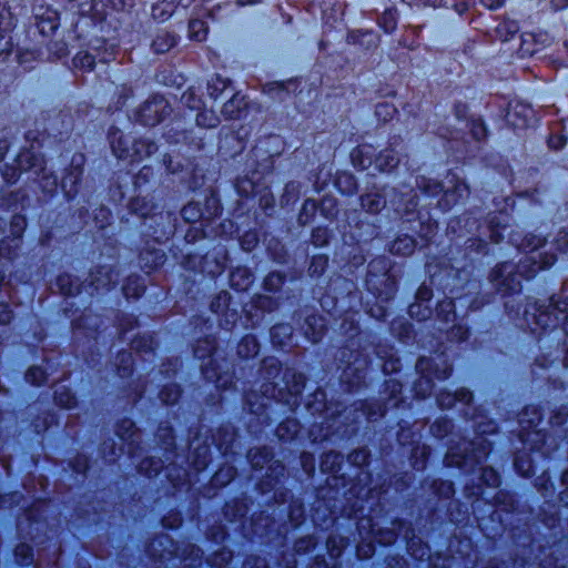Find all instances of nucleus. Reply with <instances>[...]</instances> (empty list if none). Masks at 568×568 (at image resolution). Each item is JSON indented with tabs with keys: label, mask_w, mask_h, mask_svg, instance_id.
I'll list each match as a JSON object with an SVG mask.
<instances>
[{
	"label": "nucleus",
	"mask_w": 568,
	"mask_h": 568,
	"mask_svg": "<svg viewBox=\"0 0 568 568\" xmlns=\"http://www.w3.org/2000/svg\"><path fill=\"white\" fill-rule=\"evenodd\" d=\"M415 184L416 189H394L388 195V201L379 193L361 195V206L371 214H377L384 209L393 210L394 220L403 225L408 224L403 226V230L410 231L419 237H428L437 229L432 210L447 212L469 196V186L454 172H448L445 183L417 175Z\"/></svg>",
	"instance_id": "1"
},
{
	"label": "nucleus",
	"mask_w": 568,
	"mask_h": 568,
	"mask_svg": "<svg viewBox=\"0 0 568 568\" xmlns=\"http://www.w3.org/2000/svg\"><path fill=\"white\" fill-rule=\"evenodd\" d=\"M51 138L48 128L43 131L29 130L26 133V140L30 142V148L22 149L14 159L13 164H4L0 171L3 180L8 185L14 184L20 179L23 172L32 173L34 180L43 193L53 195L57 193L59 181L54 174H47L44 155L41 149L44 146L47 140Z\"/></svg>",
	"instance_id": "2"
},
{
	"label": "nucleus",
	"mask_w": 568,
	"mask_h": 568,
	"mask_svg": "<svg viewBox=\"0 0 568 568\" xmlns=\"http://www.w3.org/2000/svg\"><path fill=\"white\" fill-rule=\"evenodd\" d=\"M556 261L551 251H527L515 266L510 263L498 265L491 273L496 288L504 294L517 293L521 288V277L530 278L540 270L554 265Z\"/></svg>",
	"instance_id": "3"
},
{
	"label": "nucleus",
	"mask_w": 568,
	"mask_h": 568,
	"mask_svg": "<svg viewBox=\"0 0 568 568\" xmlns=\"http://www.w3.org/2000/svg\"><path fill=\"white\" fill-rule=\"evenodd\" d=\"M129 215L139 219L135 224L136 230L141 236L151 239L154 244H161L169 240L174 233V225L172 224V214L159 211V205L153 201V196H134L129 202Z\"/></svg>",
	"instance_id": "4"
},
{
	"label": "nucleus",
	"mask_w": 568,
	"mask_h": 568,
	"mask_svg": "<svg viewBox=\"0 0 568 568\" xmlns=\"http://www.w3.org/2000/svg\"><path fill=\"white\" fill-rule=\"evenodd\" d=\"M108 139L114 156L119 160H128L130 163H140L158 151L154 141L148 138L133 140L113 125L108 131Z\"/></svg>",
	"instance_id": "5"
},
{
	"label": "nucleus",
	"mask_w": 568,
	"mask_h": 568,
	"mask_svg": "<svg viewBox=\"0 0 568 568\" xmlns=\"http://www.w3.org/2000/svg\"><path fill=\"white\" fill-rule=\"evenodd\" d=\"M490 452V443L480 436L471 442H463L457 447L449 449L445 457L447 466H456L467 470L481 466Z\"/></svg>",
	"instance_id": "6"
},
{
	"label": "nucleus",
	"mask_w": 568,
	"mask_h": 568,
	"mask_svg": "<svg viewBox=\"0 0 568 568\" xmlns=\"http://www.w3.org/2000/svg\"><path fill=\"white\" fill-rule=\"evenodd\" d=\"M351 159L357 170L364 171L373 166L381 173L392 172L400 162L395 149L388 148L376 154L375 148L371 144L357 145L352 150Z\"/></svg>",
	"instance_id": "7"
},
{
	"label": "nucleus",
	"mask_w": 568,
	"mask_h": 568,
	"mask_svg": "<svg viewBox=\"0 0 568 568\" xmlns=\"http://www.w3.org/2000/svg\"><path fill=\"white\" fill-rule=\"evenodd\" d=\"M420 377L415 383V392L419 397H427L433 390V377L446 379L452 373V365L443 355L436 358L420 357L416 363Z\"/></svg>",
	"instance_id": "8"
},
{
	"label": "nucleus",
	"mask_w": 568,
	"mask_h": 568,
	"mask_svg": "<svg viewBox=\"0 0 568 568\" xmlns=\"http://www.w3.org/2000/svg\"><path fill=\"white\" fill-rule=\"evenodd\" d=\"M171 112V106L164 97L155 94L145 101L134 113L138 123L144 126H155Z\"/></svg>",
	"instance_id": "9"
},
{
	"label": "nucleus",
	"mask_w": 568,
	"mask_h": 568,
	"mask_svg": "<svg viewBox=\"0 0 568 568\" xmlns=\"http://www.w3.org/2000/svg\"><path fill=\"white\" fill-rule=\"evenodd\" d=\"M510 216L507 212L499 211L488 214L484 224L479 225V232L486 236L491 244H499L508 234Z\"/></svg>",
	"instance_id": "10"
},
{
	"label": "nucleus",
	"mask_w": 568,
	"mask_h": 568,
	"mask_svg": "<svg viewBox=\"0 0 568 568\" xmlns=\"http://www.w3.org/2000/svg\"><path fill=\"white\" fill-rule=\"evenodd\" d=\"M85 155L74 153L71 159L70 169L62 176L60 186L68 200H72L79 192V186L83 176Z\"/></svg>",
	"instance_id": "11"
},
{
	"label": "nucleus",
	"mask_w": 568,
	"mask_h": 568,
	"mask_svg": "<svg viewBox=\"0 0 568 568\" xmlns=\"http://www.w3.org/2000/svg\"><path fill=\"white\" fill-rule=\"evenodd\" d=\"M163 136L170 144L185 143L197 150L204 148L203 138H197L192 130H187L182 119H174L166 124Z\"/></svg>",
	"instance_id": "12"
},
{
	"label": "nucleus",
	"mask_w": 568,
	"mask_h": 568,
	"mask_svg": "<svg viewBox=\"0 0 568 568\" xmlns=\"http://www.w3.org/2000/svg\"><path fill=\"white\" fill-rule=\"evenodd\" d=\"M300 87L298 80H288L286 82L283 81H274L267 83L263 92L266 93L273 100H278L280 102H285L291 98L292 92H295Z\"/></svg>",
	"instance_id": "13"
},
{
	"label": "nucleus",
	"mask_w": 568,
	"mask_h": 568,
	"mask_svg": "<svg viewBox=\"0 0 568 568\" xmlns=\"http://www.w3.org/2000/svg\"><path fill=\"white\" fill-rule=\"evenodd\" d=\"M247 102L245 95H242L240 92H234L223 104L221 113L225 120H239L245 114Z\"/></svg>",
	"instance_id": "14"
},
{
	"label": "nucleus",
	"mask_w": 568,
	"mask_h": 568,
	"mask_svg": "<svg viewBox=\"0 0 568 568\" xmlns=\"http://www.w3.org/2000/svg\"><path fill=\"white\" fill-rule=\"evenodd\" d=\"M36 19L37 29L44 37L53 34L60 26L58 11L50 8H47L42 14H37Z\"/></svg>",
	"instance_id": "15"
},
{
	"label": "nucleus",
	"mask_w": 568,
	"mask_h": 568,
	"mask_svg": "<svg viewBox=\"0 0 568 568\" xmlns=\"http://www.w3.org/2000/svg\"><path fill=\"white\" fill-rule=\"evenodd\" d=\"M27 217L23 214H14L12 215L10 223H9V235L8 239L11 237L12 244H8L6 248H19L23 234L27 229ZM0 248H3L0 246Z\"/></svg>",
	"instance_id": "16"
},
{
	"label": "nucleus",
	"mask_w": 568,
	"mask_h": 568,
	"mask_svg": "<svg viewBox=\"0 0 568 568\" xmlns=\"http://www.w3.org/2000/svg\"><path fill=\"white\" fill-rule=\"evenodd\" d=\"M207 94L209 97L216 102L217 100L225 98L229 93H234L231 88V81L226 78L221 77L220 74L213 75L207 81Z\"/></svg>",
	"instance_id": "17"
},
{
	"label": "nucleus",
	"mask_w": 568,
	"mask_h": 568,
	"mask_svg": "<svg viewBox=\"0 0 568 568\" xmlns=\"http://www.w3.org/2000/svg\"><path fill=\"white\" fill-rule=\"evenodd\" d=\"M176 44L178 36L175 33L168 30H159L151 42V49L156 54H163Z\"/></svg>",
	"instance_id": "18"
},
{
	"label": "nucleus",
	"mask_w": 568,
	"mask_h": 568,
	"mask_svg": "<svg viewBox=\"0 0 568 568\" xmlns=\"http://www.w3.org/2000/svg\"><path fill=\"white\" fill-rule=\"evenodd\" d=\"M378 36L371 30H353L347 33V42L351 44H358L366 49L376 48L378 44Z\"/></svg>",
	"instance_id": "19"
},
{
	"label": "nucleus",
	"mask_w": 568,
	"mask_h": 568,
	"mask_svg": "<svg viewBox=\"0 0 568 568\" xmlns=\"http://www.w3.org/2000/svg\"><path fill=\"white\" fill-rule=\"evenodd\" d=\"M91 285L95 287L97 291L101 288H106L111 284H115L118 282V273L113 272L110 267L103 266L91 273Z\"/></svg>",
	"instance_id": "20"
},
{
	"label": "nucleus",
	"mask_w": 568,
	"mask_h": 568,
	"mask_svg": "<svg viewBox=\"0 0 568 568\" xmlns=\"http://www.w3.org/2000/svg\"><path fill=\"white\" fill-rule=\"evenodd\" d=\"M175 9V0H155L151 4V14L155 21L164 22L173 16Z\"/></svg>",
	"instance_id": "21"
},
{
	"label": "nucleus",
	"mask_w": 568,
	"mask_h": 568,
	"mask_svg": "<svg viewBox=\"0 0 568 568\" xmlns=\"http://www.w3.org/2000/svg\"><path fill=\"white\" fill-rule=\"evenodd\" d=\"M265 392L263 395L258 396L255 393L248 394L246 396V405L252 414H255L257 416H262L265 408L267 407V404L270 402V397L266 395L270 390L274 392L275 386L274 385H265Z\"/></svg>",
	"instance_id": "22"
},
{
	"label": "nucleus",
	"mask_w": 568,
	"mask_h": 568,
	"mask_svg": "<svg viewBox=\"0 0 568 568\" xmlns=\"http://www.w3.org/2000/svg\"><path fill=\"white\" fill-rule=\"evenodd\" d=\"M202 209L204 213V220L209 222L221 216L223 206L217 192L212 190L210 194L205 196Z\"/></svg>",
	"instance_id": "23"
},
{
	"label": "nucleus",
	"mask_w": 568,
	"mask_h": 568,
	"mask_svg": "<svg viewBox=\"0 0 568 568\" xmlns=\"http://www.w3.org/2000/svg\"><path fill=\"white\" fill-rule=\"evenodd\" d=\"M325 331V323L321 316L312 315L305 320L304 334L312 342L317 343Z\"/></svg>",
	"instance_id": "24"
},
{
	"label": "nucleus",
	"mask_w": 568,
	"mask_h": 568,
	"mask_svg": "<svg viewBox=\"0 0 568 568\" xmlns=\"http://www.w3.org/2000/svg\"><path fill=\"white\" fill-rule=\"evenodd\" d=\"M471 398V393L468 389L462 388L456 390L454 394L440 393L437 396V402L442 408H450L456 402L469 404Z\"/></svg>",
	"instance_id": "25"
},
{
	"label": "nucleus",
	"mask_w": 568,
	"mask_h": 568,
	"mask_svg": "<svg viewBox=\"0 0 568 568\" xmlns=\"http://www.w3.org/2000/svg\"><path fill=\"white\" fill-rule=\"evenodd\" d=\"M541 420V413L537 406H527L519 416L523 430L535 429Z\"/></svg>",
	"instance_id": "26"
},
{
	"label": "nucleus",
	"mask_w": 568,
	"mask_h": 568,
	"mask_svg": "<svg viewBox=\"0 0 568 568\" xmlns=\"http://www.w3.org/2000/svg\"><path fill=\"white\" fill-rule=\"evenodd\" d=\"M335 186L336 189L345 195H352L357 191V181L352 173L348 172H339L335 178Z\"/></svg>",
	"instance_id": "27"
},
{
	"label": "nucleus",
	"mask_w": 568,
	"mask_h": 568,
	"mask_svg": "<svg viewBox=\"0 0 568 568\" xmlns=\"http://www.w3.org/2000/svg\"><path fill=\"white\" fill-rule=\"evenodd\" d=\"M221 120L216 112L212 109H206L205 105L201 110H196L195 123L196 126L202 129H213L220 124Z\"/></svg>",
	"instance_id": "28"
},
{
	"label": "nucleus",
	"mask_w": 568,
	"mask_h": 568,
	"mask_svg": "<svg viewBox=\"0 0 568 568\" xmlns=\"http://www.w3.org/2000/svg\"><path fill=\"white\" fill-rule=\"evenodd\" d=\"M103 7L105 8L106 16L108 14H129L135 6L134 0H101Z\"/></svg>",
	"instance_id": "29"
},
{
	"label": "nucleus",
	"mask_w": 568,
	"mask_h": 568,
	"mask_svg": "<svg viewBox=\"0 0 568 568\" xmlns=\"http://www.w3.org/2000/svg\"><path fill=\"white\" fill-rule=\"evenodd\" d=\"M181 216L186 223H196L204 220L202 204L199 202H189L181 210Z\"/></svg>",
	"instance_id": "30"
},
{
	"label": "nucleus",
	"mask_w": 568,
	"mask_h": 568,
	"mask_svg": "<svg viewBox=\"0 0 568 568\" xmlns=\"http://www.w3.org/2000/svg\"><path fill=\"white\" fill-rule=\"evenodd\" d=\"M209 34V27L205 21L201 19H192L189 22V37L191 40L202 42L206 40Z\"/></svg>",
	"instance_id": "31"
},
{
	"label": "nucleus",
	"mask_w": 568,
	"mask_h": 568,
	"mask_svg": "<svg viewBox=\"0 0 568 568\" xmlns=\"http://www.w3.org/2000/svg\"><path fill=\"white\" fill-rule=\"evenodd\" d=\"M300 430V425L296 419H286L281 423L276 428V435L280 439H293Z\"/></svg>",
	"instance_id": "32"
},
{
	"label": "nucleus",
	"mask_w": 568,
	"mask_h": 568,
	"mask_svg": "<svg viewBox=\"0 0 568 568\" xmlns=\"http://www.w3.org/2000/svg\"><path fill=\"white\" fill-rule=\"evenodd\" d=\"M317 203L313 199H306L303 202L302 209L298 214V223L302 225H306L311 223L317 212Z\"/></svg>",
	"instance_id": "33"
},
{
	"label": "nucleus",
	"mask_w": 568,
	"mask_h": 568,
	"mask_svg": "<svg viewBox=\"0 0 568 568\" xmlns=\"http://www.w3.org/2000/svg\"><path fill=\"white\" fill-rule=\"evenodd\" d=\"M231 284L239 291H245L252 283L251 274L245 268H237L231 274Z\"/></svg>",
	"instance_id": "34"
},
{
	"label": "nucleus",
	"mask_w": 568,
	"mask_h": 568,
	"mask_svg": "<svg viewBox=\"0 0 568 568\" xmlns=\"http://www.w3.org/2000/svg\"><path fill=\"white\" fill-rule=\"evenodd\" d=\"M182 103L191 111L201 110L204 101L197 95L195 88H189L181 98Z\"/></svg>",
	"instance_id": "35"
},
{
	"label": "nucleus",
	"mask_w": 568,
	"mask_h": 568,
	"mask_svg": "<svg viewBox=\"0 0 568 568\" xmlns=\"http://www.w3.org/2000/svg\"><path fill=\"white\" fill-rule=\"evenodd\" d=\"M237 353L241 357L255 356L258 353V344L254 336H245L237 347Z\"/></svg>",
	"instance_id": "36"
},
{
	"label": "nucleus",
	"mask_w": 568,
	"mask_h": 568,
	"mask_svg": "<svg viewBox=\"0 0 568 568\" xmlns=\"http://www.w3.org/2000/svg\"><path fill=\"white\" fill-rule=\"evenodd\" d=\"M331 231L326 226H317L312 231V243L316 248H324L329 245Z\"/></svg>",
	"instance_id": "37"
},
{
	"label": "nucleus",
	"mask_w": 568,
	"mask_h": 568,
	"mask_svg": "<svg viewBox=\"0 0 568 568\" xmlns=\"http://www.w3.org/2000/svg\"><path fill=\"white\" fill-rule=\"evenodd\" d=\"M73 65L75 69L90 72L95 67V57L89 52H79L73 58Z\"/></svg>",
	"instance_id": "38"
},
{
	"label": "nucleus",
	"mask_w": 568,
	"mask_h": 568,
	"mask_svg": "<svg viewBox=\"0 0 568 568\" xmlns=\"http://www.w3.org/2000/svg\"><path fill=\"white\" fill-rule=\"evenodd\" d=\"M154 179V171L152 166L144 165L139 173L134 176L133 185L136 191L142 192V189Z\"/></svg>",
	"instance_id": "39"
},
{
	"label": "nucleus",
	"mask_w": 568,
	"mask_h": 568,
	"mask_svg": "<svg viewBox=\"0 0 568 568\" xmlns=\"http://www.w3.org/2000/svg\"><path fill=\"white\" fill-rule=\"evenodd\" d=\"M112 213L110 209L100 206L94 213V224L98 231L104 232V230L111 224Z\"/></svg>",
	"instance_id": "40"
},
{
	"label": "nucleus",
	"mask_w": 568,
	"mask_h": 568,
	"mask_svg": "<svg viewBox=\"0 0 568 568\" xmlns=\"http://www.w3.org/2000/svg\"><path fill=\"white\" fill-rule=\"evenodd\" d=\"M466 126L469 128L471 136L477 141L480 142L486 139L487 136V128L484 123V121L478 119H471L466 123Z\"/></svg>",
	"instance_id": "41"
},
{
	"label": "nucleus",
	"mask_w": 568,
	"mask_h": 568,
	"mask_svg": "<svg viewBox=\"0 0 568 568\" xmlns=\"http://www.w3.org/2000/svg\"><path fill=\"white\" fill-rule=\"evenodd\" d=\"M396 113L397 109L388 102L377 103L375 106V115L383 122L392 120Z\"/></svg>",
	"instance_id": "42"
},
{
	"label": "nucleus",
	"mask_w": 568,
	"mask_h": 568,
	"mask_svg": "<svg viewBox=\"0 0 568 568\" xmlns=\"http://www.w3.org/2000/svg\"><path fill=\"white\" fill-rule=\"evenodd\" d=\"M54 399L58 405L64 408H71L75 404V397L64 387H60L54 392Z\"/></svg>",
	"instance_id": "43"
},
{
	"label": "nucleus",
	"mask_w": 568,
	"mask_h": 568,
	"mask_svg": "<svg viewBox=\"0 0 568 568\" xmlns=\"http://www.w3.org/2000/svg\"><path fill=\"white\" fill-rule=\"evenodd\" d=\"M180 387L176 384H169L160 392V398L165 404H174L180 397Z\"/></svg>",
	"instance_id": "44"
},
{
	"label": "nucleus",
	"mask_w": 568,
	"mask_h": 568,
	"mask_svg": "<svg viewBox=\"0 0 568 568\" xmlns=\"http://www.w3.org/2000/svg\"><path fill=\"white\" fill-rule=\"evenodd\" d=\"M341 455L335 452L326 453L321 462V469L323 471H336V467L341 464Z\"/></svg>",
	"instance_id": "45"
},
{
	"label": "nucleus",
	"mask_w": 568,
	"mask_h": 568,
	"mask_svg": "<svg viewBox=\"0 0 568 568\" xmlns=\"http://www.w3.org/2000/svg\"><path fill=\"white\" fill-rule=\"evenodd\" d=\"M270 452L266 448L250 450L248 458L254 468H263L264 464L270 460Z\"/></svg>",
	"instance_id": "46"
},
{
	"label": "nucleus",
	"mask_w": 568,
	"mask_h": 568,
	"mask_svg": "<svg viewBox=\"0 0 568 568\" xmlns=\"http://www.w3.org/2000/svg\"><path fill=\"white\" fill-rule=\"evenodd\" d=\"M454 308L455 305L453 300H444L437 306L438 316H444V321L446 323L452 322L455 318Z\"/></svg>",
	"instance_id": "47"
},
{
	"label": "nucleus",
	"mask_w": 568,
	"mask_h": 568,
	"mask_svg": "<svg viewBox=\"0 0 568 568\" xmlns=\"http://www.w3.org/2000/svg\"><path fill=\"white\" fill-rule=\"evenodd\" d=\"M514 464L521 476L528 477L534 474L532 463L529 457L516 456Z\"/></svg>",
	"instance_id": "48"
},
{
	"label": "nucleus",
	"mask_w": 568,
	"mask_h": 568,
	"mask_svg": "<svg viewBox=\"0 0 568 568\" xmlns=\"http://www.w3.org/2000/svg\"><path fill=\"white\" fill-rule=\"evenodd\" d=\"M292 335V327L290 325L281 324L275 325L271 329L272 341L276 344L283 345L284 341L281 336L290 337Z\"/></svg>",
	"instance_id": "49"
},
{
	"label": "nucleus",
	"mask_w": 568,
	"mask_h": 568,
	"mask_svg": "<svg viewBox=\"0 0 568 568\" xmlns=\"http://www.w3.org/2000/svg\"><path fill=\"white\" fill-rule=\"evenodd\" d=\"M234 476L235 469L233 467H223L215 473L213 481L215 485H226L234 478Z\"/></svg>",
	"instance_id": "50"
},
{
	"label": "nucleus",
	"mask_w": 568,
	"mask_h": 568,
	"mask_svg": "<svg viewBox=\"0 0 568 568\" xmlns=\"http://www.w3.org/2000/svg\"><path fill=\"white\" fill-rule=\"evenodd\" d=\"M409 315L417 321H424L432 314V310L428 306H424L422 303H414L409 306Z\"/></svg>",
	"instance_id": "51"
},
{
	"label": "nucleus",
	"mask_w": 568,
	"mask_h": 568,
	"mask_svg": "<svg viewBox=\"0 0 568 568\" xmlns=\"http://www.w3.org/2000/svg\"><path fill=\"white\" fill-rule=\"evenodd\" d=\"M162 468V464L160 462H155L154 459H144L139 465V470L143 473L148 477H152L156 475Z\"/></svg>",
	"instance_id": "52"
},
{
	"label": "nucleus",
	"mask_w": 568,
	"mask_h": 568,
	"mask_svg": "<svg viewBox=\"0 0 568 568\" xmlns=\"http://www.w3.org/2000/svg\"><path fill=\"white\" fill-rule=\"evenodd\" d=\"M26 378L33 385H41L45 381L47 375L43 368L39 366H32L27 372Z\"/></svg>",
	"instance_id": "53"
},
{
	"label": "nucleus",
	"mask_w": 568,
	"mask_h": 568,
	"mask_svg": "<svg viewBox=\"0 0 568 568\" xmlns=\"http://www.w3.org/2000/svg\"><path fill=\"white\" fill-rule=\"evenodd\" d=\"M118 358L120 361V365L118 368L119 375L121 377L129 376L132 373V367H131L132 356H131V354L126 353V352H122L119 354Z\"/></svg>",
	"instance_id": "54"
},
{
	"label": "nucleus",
	"mask_w": 568,
	"mask_h": 568,
	"mask_svg": "<svg viewBox=\"0 0 568 568\" xmlns=\"http://www.w3.org/2000/svg\"><path fill=\"white\" fill-rule=\"evenodd\" d=\"M16 557L22 565H28L32 561V548L28 544H20L14 550Z\"/></svg>",
	"instance_id": "55"
},
{
	"label": "nucleus",
	"mask_w": 568,
	"mask_h": 568,
	"mask_svg": "<svg viewBox=\"0 0 568 568\" xmlns=\"http://www.w3.org/2000/svg\"><path fill=\"white\" fill-rule=\"evenodd\" d=\"M365 366H366V361L359 359L356 357L354 359V362L347 363V366L344 368V377L348 378L349 375L354 373L356 375V378L359 379L362 377L359 374L364 369Z\"/></svg>",
	"instance_id": "56"
},
{
	"label": "nucleus",
	"mask_w": 568,
	"mask_h": 568,
	"mask_svg": "<svg viewBox=\"0 0 568 568\" xmlns=\"http://www.w3.org/2000/svg\"><path fill=\"white\" fill-rule=\"evenodd\" d=\"M144 292V286L138 283V278L129 280L123 286V293L126 297H139Z\"/></svg>",
	"instance_id": "57"
},
{
	"label": "nucleus",
	"mask_w": 568,
	"mask_h": 568,
	"mask_svg": "<svg viewBox=\"0 0 568 568\" xmlns=\"http://www.w3.org/2000/svg\"><path fill=\"white\" fill-rule=\"evenodd\" d=\"M284 283V276L281 273H271L264 281V286L270 292L277 291Z\"/></svg>",
	"instance_id": "58"
},
{
	"label": "nucleus",
	"mask_w": 568,
	"mask_h": 568,
	"mask_svg": "<svg viewBox=\"0 0 568 568\" xmlns=\"http://www.w3.org/2000/svg\"><path fill=\"white\" fill-rule=\"evenodd\" d=\"M378 23L386 33H392L396 29V20L390 11H385Z\"/></svg>",
	"instance_id": "59"
},
{
	"label": "nucleus",
	"mask_w": 568,
	"mask_h": 568,
	"mask_svg": "<svg viewBox=\"0 0 568 568\" xmlns=\"http://www.w3.org/2000/svg\"><path fill=\"white\" fill-rule=\"evenodd\" d=\"M48 50L58 59L64 58L68 55V44L63 41L50 42L48 44Z\"/></svg>",
	"instance_id": "60"
},
{
	"label": "nucleus",
	"mask_w": 568,
	"mask_h": 568,
	"mask_svg": "<svg viewBox=\"0 0 568 568\" xmlns=\"http://www.w3.org/2000/svg\"><path fill=\"white\" fill-rule=\"evenodd\" d=\"M481 479L490 487L499 485V476L493 468L481 467Z\"/></svg>",
	"instance_id": "61"
},
{
	"label": "nucleus",
	"mask_w": 568,
	"mask_h": 568,
	"mask_svg": "<svg viewBox=\"0 0 568 568\" xmlns=\"http://www.w3.org/2000/svg\"><path fill=\"white\" fill-rule=\"evenodd\" d=\"M322 211L326 217L335 216L338 212L337 202L334 199L325 197L322 200Z\"/></svg>",
	"instance_id": "62"
},
{
	"label": "nucleus",
	"mask_w": 568,
	"mask_h": 568,
	"mask_svg": "<svg viewBox=\"0 0 568 568\" xmlns=\"http://www.w3.org/2000/svg\"><path fill=\"white\" fill-rule=\"evenodd\" d=\"M204 343L205 348L202 349V347L197 345L194 349V355L200 359H203L205 356L211 357L215 352V347L212 341L206 339Z\"/></svg>",
	"instance_id": "63"
},
{
	"label": "nucleus",
	"mask_w": 568,
	"mask_h": 568,
	"mask_svg": "<svg viewBox=\"0 0 568 568\" xmlns=\"http://www.w3.org/2000/svg\"><path fill=\"white\" fill-rule=\"evenodd\" d=\"M258 245V239L255 233H247L243 236L240 243V248H256Z\"/></svg>",
	"instance_id": "64"
}]
</instances>
